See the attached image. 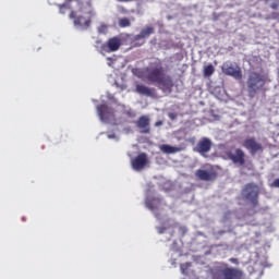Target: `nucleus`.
I'll use <instances>...</instances> for the list:
<instances>
[{"label":"nucleus","instance_id":"1","mask_svg":"<svg viewBox=\"0 0 279 279\" xmlns=\"http://www.w3.org/2000/svg\"><path fill=\"white\" fill-rule=\"evenodd\" d=\"M143 75L149 84H157L159 90H162V93H172L174 86L173 77L165 74V68L160 60L150 62L148 66L144 68Z\"/></svg>","mask_w":279,"mask_h":279},{"label":"nucleus","instance_id":"2","mask_svg":"<svg viewBox=\"0 0 279 279\" xmlns=\"http://www.w3.org/2000/svg\"><path fill=\"white\" fill-rule=\"evenodd\" d=\"M211 279H245V271L222 262L211 269Z\"/></svg>","mask_w":279,"mask_h":279},{"label":"nucleus","instance_id":"3","mask_svg":"<svg viewBox=\"0 0 279 279\" xmlns=\"http://www.w3.org/2000/svg\"><path fill=\"white\" fill-rule=\"evenodd\" d=\"M80 12H82L83 15L77 17V13L71 11L70 19H74L75 26L88 29V27H90V19H93V7L90 5V2L82 3Z\"/></svg>","mask_w":279,"mask_h":279},{"label":"nucleus","instance_id":"4","mask_svg":"<svg viewBox=\"0 0 279 279\" xmlns=\"http://www.w3.org/2000/svg\"><path fill=\"white\" fill-rule=\"evenodd\" d=\"M267 84V75L258 72H251L248 74L246 85L250 97H255L258 90H263Z\"/></svg>","mask_w":279,"mask_h":279},{"label":"nucleus","instance_id":"5","mask_svg":"<svg viewBox=\"0 0 279 279\" xmlns=\"http://www.w3.org/2000/svg\"><path fill=\"white\" fill-rule=\"evenodd\" d=\"M259 194L260 189L258 187V185H256V183H247L241 191L242 199H245V202H250L253 208H256V206H258Z\"/></svg>","mask_w":279,"mask_h":279},{"label":"nucleus","instance_id":"6","mask_svg":"<svg viewBox=\"0 0 279 279\" xmlns=\"http://www.w3.org/2000/svg\"><path fill=\"white\" fill-rule=\"evenodd\" d=\"M221 71L225 75L234 77V80H243V73L241 72V68L239 66V64L232 61H226L221 66Z\"/></svg>","mask_w":279,"mask_h":279},{"label":"nucleus","instance_id":"7","mask_svg":"<svg viewBox=\"0 0 279 279\" xmlns=\"http://www.w3.org/2000/svg\"><path fill=\"white\" fill-rule=\"evenodd\" d=\"M151 34H156V28L153 26H146L144 27L140 34L135 35L132 39L133 47H143L145 44V39L149 38Z\"/></svg>","mask_w":279,"mask_h":279},{"label":"nucleus","instance_id":"8","mask_svg":"<svg viewBox=\"0 0 279 279\" xmlns=\"http://www.w3.org/2000/svg\"><path fill=\"white\" fill-rule=\"evenodd\" d=\"M226 156L233 162V165H239L243 167L245 165V151L241 148H231L226 150Z\"/></svg>","mask_w":279,"mask_h":279},{"label":"nucleus","instance_id":"9","mask_svg":"<svg viewBox=\"0 0 279 279\" xmlns=\"http://www.w3.org/2000/svg\"><path fill=\"white\" fill-rule=\"evenodd\" d=\"M196 178H198V180H202V182H215V180H217V178H219V173L217 172V170H215V168H209V169H198L195 172Z\"/></svg>","mask_w":279,"mask_h":279},{"label":"nucleus","instance_id":"10","mask_svg":"<svg viewBox=\"0 0 279 279\" xmlns=\"http://www.w3.org/2000/svg\"><path fill=\"white\" fill-rule=\"evenodd\" d=\"M119 49H121V38L116 36L109 38L106 44L101 45L100 52L112 53L114 51H119Z\"/></svg>","mask_w":279,"mask_h":279},{"label":"nucleus","instance_id":"11","mask_svg":"<svg viewBox=\"0 0 279 279\" xmlns=\"http://www.w3.org/2000/svg\"><path fill=\"white\" fill-rule=\"evenodd\" d=\"M132 168L134 171H143L147 165H149V158L147 154L141 153L134 159L131 160Z\"/></svg>","mask_w":279,"mask_h":279},{"label":"nucleus","instance_id":"12","mask_svg":"<svg viewBox=\"0 0 279 279\" xmlns=\"http://www.w3.org/2000/svg\"><path fill=\"white\" fill-rule=\"evenodd\" d=\"M243 147L254 156L255 154H258V151H263V144L256 142V138L248 137L243 142Z\"/></svg>","mask_w":279,"mask_h":279},{"label":"nucleus","instance_id":"13","mask_svg":"<svg viewBox=\"0 0 279 279\" xmlns=\"http://www.w3.org/2000/svg\"><path fill=\"white\" fill-rule=\"evenodd\" d=\"M213 149V141L208 137H203L198 141L197 145L194 148V151L204 156V154H208Z\"/></svg>","mask_w":279,"mask_h":279},{"label":"nucleus","instance_id":"14","mask_svg":"<svg viewBox=\"0 0 279 279\" xmlns=\"http://www.w3.org/2000/svg\"><path fill=\"white\" fill-rule=\"evenodd\" d=\"M98 117H100L101 121H109L114 117V109L108 107V105L102 104L97 107Z\"/></svg>","mask_w":279,"mask_h":279},{"label":"nucleus","instance_id":"15","mask_svg":"<svg viewBox=\"0 0 279 279\" xmlns=\"http://www.w3.org/2000/svg\"><path fill=\"white\" fill-rule=\"evenodd\" d=\"M136 126L141 130L142 134H149V132H151V129L149 128V118L147 116L140 117Z\"/></svg>","mask_w":279,"mask_h":279},{"label":"nucleus","instance_id":"16","mask_svg":"<svg viewBox=\"0 0 279 279\" xmlns=\"http://www.w3.org/2000/svg\"><path fill=\"white\" fill-rule=\"evenodd\" d=\"M160 204H162V198L161 197H150L147 196L145 199V206L148 208V210H158L160 208Z\"/></svg>","mask_w":279,"mask_h":279},{"label":"nucleus","instance_id":"17","mask_svg":"<svg viewBox=\"0 0 279 279\" xmlns=\"http://www.w3.org/2000/svg\"><path fill=\"white\" fill-rule=\"evenodd\" d=\"M135 92L138 95H143L144 97H156V89L148 87L146 85H143V84H137L135 86Z\"/></svg>","mask_w":279,"mask_h":279},{"label":"nucleus","instance_id":"18","mask_svg":"<svg viewBox=\"0 0 279 279\" xmlns=\"http://www.w3.org/2000/svg\"><path fill=\"white\" fill-rule=\"evenodd\" d=\"M160 150L163 154H178V151H181V149L179 147L175 146H171L169 144H163L160 146Z\"/></svg>","mask_w":279,"mask_h":279},{"label":"nucleus","instance_id":"19","mask_svg":"<svg viewBox=\"0 0 279 279\" xmlns=\"http://www.w3.org/2000/svg\"><path fill=\"white\" fill-rule=\"evenodd\" d=\"M215 73V66L210 63L203 68L204 77H210Z\"/></svg>","mask_w":279,"mask_h":279},{"label":"nucleus","instance_id":"20","mask_svg":"<svg viewBox=\"0 0 279 279\" xmlns=\"http://www.w3.org/2000/svg\"><path fill=\"white\" fill-rule=\"evenodd\" d=\"M119 27H130L132 25V22L128 17H122L118 22Z\"/></svg>","mask_w":279,"mask_h":279},{"label":"nucleus","instance_id":"21","mask_svg":"<svg viewBox=\"0 0 279 279\" xmlns=\"http://www.w3.org/2000/svg\"><path fill=\"white\" fill-rule=\"evenodd\" d=\"M191 263H184L181 264V274H183V276H186V274H189V269H191Z\"/></svg>","mask_w":279,"mask_h":279},{"label":"nucleus","instance_id":"22","mask_svg":"<svg viewBox=\"0 0 279 279\" xmlns=\"http://www.w3.org/2000/svg\"><path fill=\"white\" fill-rule=\"evenodd\" d=\"M98 34H108V25L101 24L98 26Z\"/></svg>","mask_w":279,"mask_h":279},{"label":"nucleus","instance_id":"23","mask_svg":"<svg viewBox=\"0 0 279 279\" xmlns=\"http://www.w3.org/2000/svg\"><path fill=\"white\" fill-rule=\"evenodd\" d=\"M271 10H278L279 8V0H275L271 4H270Z\"/></svg>","mask_w":279,"mask_h":279},{"label":"nucleus","instance_id":"24","mask_svg":"<svg viewBox=\"0 0 279 279\" xmlns=\"http://www.w3.org/2000/svg\"><path fill=\"white\" fill-rule=\"evenodd\" d=\"M157 231L159 234H165V232H167V227H157Z\"/></svg>","mask_w":279,"mask_h":279},{"label":"nucleus","instance_id":"25","mask_svg":"<svg viewBox=\"0 0 279 279\" xmlns=\"http://www.w3.org/2000/svg\"><path fill=\"white\" fill-rule=\"evenodd\" d=\"M229 263H232L233 265H239V259L234 258V257H231L229 259Z\"/></svg>","mask_w":279,"mask_h":279},{"label":"nucleus","instance_id":"26","mask_svg":"<svg viewBox=\"0 0 279 279\" xmlns=\"http://www.w3.org/2000/svg\"><path fill=\"white\" fill-rule=\"evenodd\" d=\"M272 186H275V189H279V179H275Z\"/></svg>","mask_w":279,"mask_h":279},{"label":"nucleus","instance_id":"27","mask_svg":"<svg viewBox=\"0 0 279 279\" xmlns=\"http://www.w3.org/2000/svg\"><path fill=\"white\" fill-rule=\"evenodd\" d=\"M226 230H219L218 232H217V234H219V236H223V234H226Z\"/></svg>","mask_w":279,"mask_h":279},{"label":"nucleus","instance_id":"28","mask_svg":"<svg viewBox=\"0 0 279 279\" xmlns=\"http://www.w3.org/2000/svg\"><path fill=\"white\" fill-rule=\"evenodd\" d=\"M155 125L158 128V126H160V125H162V121H157L156 123H155Z\"/></svg>","mask_w":279,"mask_h":279},{"label":"nucleus","instance_id":"29","mask_svg":"<svg viewBox=\"0 0 279 279\" xmlns=\"http://www.w3.org/2000/svg\"><path fill=\"white\" fill-rule=\"evenodd\" d=\"M118 1H120V2H122V3H128V2L134 1V0H118Z\"/></svg>","mask_w":279,"mask_h":279},{"label":"nucleus","instance_id":"30","mask_svg":"<svg viewBox=\"0 0 279 279\" xmlns=\"http://www.w3.org/2000/svg\"><path fill=\"white\" fill-rule=\"evenodd\" d=\"M272 16L278 17L279 16V13H272Z\"/></svg>","mask_w":279,"mask_h":279},{"label":"nucleus","instance_id":"31","mask_svg":"<svg viewBox=\"0 0 279 279\" xmlns=\"http://www.w3.org/2000/svg\"><path fill=\"white\" fill-rule=\"evenodd\" d=\"M181 230H182L183 232H186V228L181 227Z\"/></svg>","mask_w":279,"mask_h":279},{"label":"nucleus","instance_id":"32","mask_svg":"<svg viewBox=\"0 0 279 279\" xmlns=\"http://www.w3.org/2000/svg\"><path fill=\"white\" fill-rule=\"evenodd\" d=\"M155 217L159 218V217H160V214H155Z\"/></svg>","mask_w":279,"mask_h":279}]
</instances>
